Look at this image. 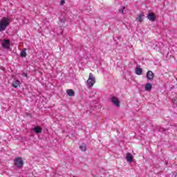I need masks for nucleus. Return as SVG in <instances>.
<instances>
[{
  "instance_id": "obj_1",
  "label": "nucleus",
  "mask_w": 177,
  "mask_h": 177,
  "mask_svg": "<svg viewBox=\"0 0 177 177\" xmlns=\"http://www.w3.org/2000/svg\"><path fill=\"white\" fill-rule=\"evenodd\" d=\"M9 24V19L6 17H3L2 19L0 21V32L5 31Z\"/></svg>"
},
{
  "instance_id": "obj_2",
  "label": "nucleus",
  "mask_w": 177,
  "mask_h": 177,
  "mask_svg": "<svg viewBox=\"0 0 177 177\" xmlns=\"http://www.w3.org/2000/svg\"><path fill=\"white\" fill-rule=\"evenodd\" d=\"M14 165L17 167V168L21 169L23 168V165H24V162L23 161V158L20 157L15 158L14 160Z\"/></svg>"
},
{
  "instance_id": "obj_3",
  "label": "nucleus",
  "mask_w": 177,
  "mask_h": 177,
  "mask_svg": "<svg viewBox=\"0 0 177 177\" xmlns=\"http://www.w3.org/2000/svg\"><path fill=\"white\" fill-rule=\"evenodd\" d=\"M95 82H96V80L95 79V77H93V74L90 73L88 79L87 80V86H88L89 88H92V86L95 85Z\"/></svg>"
},
{
  "instance_id": "obj_4",
  "label": "nucleus",
  "mask_w": 177,
  "mask_h": 177,
  "mask_svg": "<svg viewBox=\"0 0 177 177\" xmlns=\"http://www.w3.org/2000/svg\"><path fill=\"white\" fill-rule=\"evenodd\" d=\"M1 46L4 49H9V48H10V41H9V39L3 40Z\"/></svg>"
},
{
  "instance_id": "obj_5",
  "label": "nucleus",
  "mask_w": 177,
  "mask_h": 177,
  "mask_svg": "<svg viewBox=\"0 0 177 177\" xmlns=\"http://www.w3.org/2000/svg\"><path fill=\"white\" fill-rule=\"evenodd\" d=\"M32 131L35 132L36 135H39V133H42V128L39 126H35L32 129Z\"/></svg>"
},
{
  "instance_id": "obj_6",
  "label": "nucleus",
  "mask_w": 177,
  "mask_h": 177,
  "mask_svg": "<svg viewBox=\"0 0 177 177\" xmlns=\"http://www.w3.org/2000/svg\"><path fill=\"white\" fill-rule=\"evenodd\" d=\"M147 17L150 21H156V15L154 12L148 13Z\"/></svg>"
},
{
  "instance_id": "obj_7",
  "label": "nucleus",
  "mask_w": 177,
  "mask_h": 177,
  "mask_svg": "<svg viewBox=\"0 0 177 177\" xmlns=\"http://www.w3.org/2000/svg\"><path fill=\"white\" fill-rule=\"evenodd\" d=\"M147 78L149 81H151V80H154V73H153V71H149L147 73Z\"/></svg>"
},
{
  "instance_id": "obj_8",
  "label": "nucleus",
  "mask_w": 177,
  "mask_h": 177,
  "mask_svg": "<svg viewBox=\"0 0 177 177\" xmlns=\"http://www.w3.org/2000/svg\"><path fill=\"white\" fill-rule=\"evenodd\" d=\"M112 103L116 106V107H120V101L115 97H112L111 99Z\"/></svg>"
},
{
  "instance_id": "obj_9",
  "label": "nucleus",
  "mask_w": 177,
  "mask_h": 177,
  "mask_svg": "<svg viewBox=\"0 0 177 177\" xmlns=\"http://www.w3.org/2000/svg\"><path fill=\"white\" fill-rule=\"evenodd\" d=\"M126 160L127 162H132L133 161V156L130 153H127L126 156Z\"/></svg>"
},
{
  "instance_id": "obj_10",
  "label": "nucleus",
  "mask_w": 177,
  "mask_h": 177,
  "mask_svg": "<svg viewBox=\"0 0 177 177\" xmlns=\"http://www.w3.org/2000/svg\"><path fill=\"white\" fill-rule=\"evenodd\" d=\"M135 73L137 75H142V74H143V69L140 67H136Z\"/></svg>"
},
{
  "instance_id": "obj_11",
  "label": "nucleus",
  "mask_w": 177,
  "mask_h": 177,
  "mask_svg": "<svg viewBox=\"0 0 177 177\" xmlns=\"http://www.w3.org/2000/svg\"><path fill=\"white\" fill-rule=\"evenodd\" d=\"M66 93L68 96H71V97L75 96V93L74 92V90H73V89L66 90Z\"/></svg>"
},
{
  "instance_id": "obj_12",
  "label": "nucleus",
  "mask_w": 177,
  "mask_h": 177,
  "mask_svg": "<svg viewBox=\"0 0 177 177\" xmlns=\"http://www.w3.org/2000/svg\"><path fill=\"white\" fill-rule=\"evenodd\" d=\"M13 88H18L20 86V81L19 80H15L12 83Z\"/></svg>"
},
{
  "instance_id": "obj_13",
  "label": "nucleus",
  "mask_w": 177,
  "mask_h": 177,
  "mask_svg": "<svg viewBox=\"0 0 177 177\" xmlns=\"http://www.w3.org/2000/svg\"><path fill=\"white\" fill-rule=\"evenodd\" d=\"M26 50H27V48L22 49V50L20 53L21 57H26V56H27V53H26Z\"/></svg>"
},
{
  "instance_id": "obj_14",
  "label": "nucleus",
  "mask_w": 177,
  "mask_h": 177,
  "mask_svg": "<svg viewBox=\"0 0 177 177\" xmlns=\"http://www.w3.org/2000/svg\"><path fill=\"white\" fill-rule=\"evenodd\" d=\"M80 149L82 151H86V145H85V143H82L80 147H79Z\"/></svg>"
},
{
  "instance_id": "obj_15",
  "label": "nucleus",
  "mask_w": 177,
  "mask_h": 177,
  "mask_svg": "<svg viewBox=\"0 0 177 177\" xmlns=\"http://www.w3.org/2000/svg\"><path fill=\"white\" fill-rule=\"evenodd\" d=\"M151 88H153V86L151 83H147L145 84V91H151Z\"/></svg>"
},
{
  "instance_id": "obj_16",
  "label": "nucleus",
  "mask_w": 177,
  "mask_h": 177,
  "mask_svg": "<svg viewBox=\"0 0 177 177\" xmlns=\"http://www.w3.org/2000/svg\"><path fill=\"white\" fill-rule=\"evenodd\" d=\"M143 16H145L143 13H141L140 15H139L136 19L137 21H139L140 23H142V21H143V19H142Z\"/></svg>"
},
{
  "instance_id": "obj_17",
  "label": "nucleus",
  "mask_w": 177,
  "mask_h": 177,
  "mask_svg": "<svg viewBox=\"0 0 177 177\" xmlns=\"http://www.w3.org/2000/svg\"><path fill=\"white\" fill-rule=\"evenodd\" d=\"M59 21L60 23H66V18L63 17V18H59Z\"/></svg>"
},
{
  "instance_id": "obj_18",
  "label": "nucleus",
  "mask_w": 177,
  "mask_h": 177,
  "mask_svg": "<svg viewBox=\"0 0 177 177\" xmlns=\"http://www.w3.org/2000/svg\"><path fill=\"white\" fill-rule=\"evenodd\" d=\"M64 3H66V1L65 0H61L60 5L62 6H63V5H64Z\"/></svg>"
},
{
  "instance_id": "obj_19",
  "label": "nucleus",
  "mask_w": 177,
  "mask_h": 177,
  "mask_svg": "<svg viewBox=\"0 0 177 177\" xmlns=\"http://www.w3.org/2000/svg\"><path fill=\"white\" fill-rule=\"evenodd\" d=\"M124 10H125V6H122V10H120V13H124Z\"/></svg>"
},
{
  "instance_id": "obj_20",
  "label": "nucleus",
  "mask_w": 177,
  "mask_h": 177,
  "mask_svg": "<svg viewBox=\"0 0 177 177\" xmlns=\"http://www.w3.org/2000/svg\"><path fill=\"white\" fill-rule=\"evenodd\" d=\"M22 76L25 77L26 78H27V77H28V75L27 73H22Z\"/></svg>"
},
{
  "instance_id": "obj_21",
  "label": "nucleus",
  "mask_w": 177,
  "mask_h": 177,
  "mask_svg": "<svg viewBox=\"0 0 177 177\" xmlns=\"http://www.w3.org/2000/svg\"><path fill=\"white\" fill-rule=\"evenodd\" d=\"M163 131H165L166 130L165 129H162Z\"/></svg>"
},
{
  "instance_id": "obj_22",
  "label": "nucleus",
  "mask_w": 177,
  "mask_h": 177,
  "mask_svg": "<svg viewBox=\"0 0 177 177\" xmlns=\"http://www.w3.org/2000/svg\"><path fill=\"white\" fill-rule=\"evenodd\" d=\"M158 45V44H156V46H157Z\"/></svg>"
}]
</instances>
